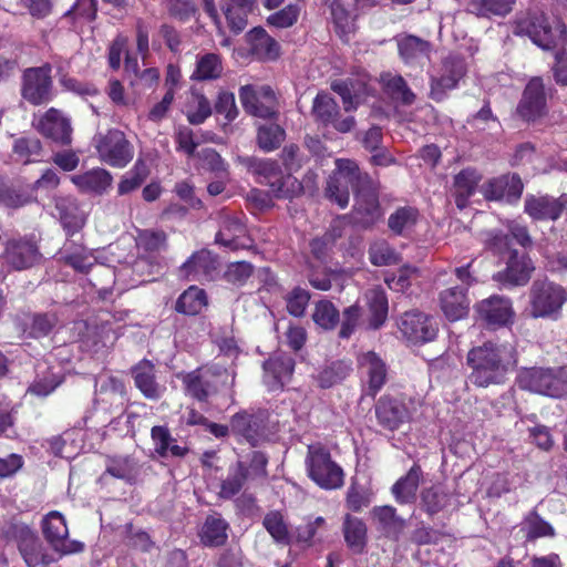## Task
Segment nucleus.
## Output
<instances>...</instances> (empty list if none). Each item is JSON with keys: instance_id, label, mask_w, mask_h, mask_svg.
<instances>
[{"instance_id": "nucleus-36", "label": "nucleus", "mask_w": 567, "mask_h": 567, "mask_svg": "<svg viewBox=\"0 0 567 567\" xmlns=\"http://www.w3.org/2000/svg\"><path fill=\"white\" fill-rule=\"evenodd\" d=\"M245 231V226L237 218L225 217L216 235V243L231 250L246 248Z\"/></svg>"}, {"instance_id": "nucleus-30", "label": "nucleus", "mask_w": 567, "mask_h": 567, "mask_svg": "<svg viewBox=\"0 0 567 567\" xmlns=\"http://www.w3.org/2000/svg\"><path fill=\"white\" fill-rule=\"evenodd\" d=\"M332 90L337 92L343 101V106L347 112L353 111L358 104L364 100L365 95L374 92L371 80L362 79L358 84L353 81H341L332 84Z\"/></svg>"}, {"instance_id": "nucleus-32", "label": "nucleus", "mask_w": 567, "mask_h": 567, "mask_svg": "<svg viewBox=\"0 0 567 567\" xmlns=\"http://www.w3.org/2000/svg\"><path fill=\"white\" fill-rule=\"evenodd\" d=\"M256 0H223L221 10L228 28L239 34L247 25L248 14L252 11Z\"/></svg>"}, {"instance_id": "nucleus-43", "label": "nucleus", "mask_w": 567, "mask_h": 567, "mask_svg": "<svg viewBox=\"0 0 567 567\" xmlns=\"http://www.w3.org/2000/svg\"><path fill=\"white\" fill-rule=\"evenodd\" d=\"M420 214L414 207H400L389 216L390 230L399 236H409L419 223Z\"/></svg>"}, {"instance_id": "nucleus-7", "label": "nucleus", "mask_w": 567, "mask_h": 567, "mask_svg": "<svg viewBox=\"0 0 567 567\" xmlns=\"http://www.w3.org/2000/svg\"><path fill=\"white\" fill-rule=\"evenodd\" d=\"M9 534L17 543L19 553L28 567H49L56 557L40 537L24 524H13Z\"/></svg>"}, {"instance_id": "nucleus-17", "label": "nucleus", "mask_w": 567, "mask_h": 567, "mask_svg": "<svg viewBox=\"0 0 567 567\" xmlns=\"http://www.w3.org/2000/svg\"><path fill=\"white\" fill-rule=\"evenodd\" d=\"M312 115L323 125H331L340 133H348L354 126V117H339V106L328 93H319L312 103Z\"/></svg>"}, {"instance_id": "nucleus-29", "label": "nucleus", "mask_w": 567, "mask_h": 567, "mask_svg": "<svg viewBox=\"0 0 567 567\" xmlns=\"http://www.w3.org/2000/svg\"><path fill=\"white\" fill-rule=\"evenodd\" d=\"M440 307L445 318L457 321L465 318L470 310V299L465 288H447L440 293Z\"/></svg>"}, {"instance_id": "nucleus-11", "label": "nucleus", "mask_w": 567, "mask_h": 567, "mask_svg": "<svg viewBox=\"0 0 567 567\" xmlns=\"http://www.w3.org/2000/svg\"><path fill=\"white\" fill-rule=\"evenodd\" d=\"M567 300L563 287L550 281H535L530 291L532 315L538 317H553Z\"/></svg>"}, {"instance_id": "nucleus-49", "label": "nucleus", "mask_w": 567, "mask_h": 567, "mask_svg": "<svg viewBox=\"0 0 567 567\" xmlns=\"http://www.w3.org/2000/svg\"><path fill=\"white\" fill-rule=\"evenodd\" d=\"M238 161L245 165L249 172L258 177L259 183L269 185L275 177H278L280 171L277 162L271 159H260L256 157H238Z\"/></svg>"}, {"instance_id": "nucleus-23", "label": "nucleus", "mask_w": 567, "mask_h": 567, "mask_svg": "<svg viewBox=\"0 0 567 567\" xmlns=\"http://www.w3.org/2000/svg\"><path fill=\"white\" fill-rule=\"evenodd\" d=\"M217 259L210 251L194 252L179 268L181 277L189 281H209L215 277Z\"/></svg>"}, {"instance_id": "nucleus-26", "label": "nucleus", "mask_w": 567, "mask_h": 567, "mask_svg": "<svg viewBox=\"0 0 567 567\" xmlns=\"http://www.w3.org/2000/svg\"><path fill=\"white\" fill-rule=\"evenodd\" d=\"M484 197L488 200L516 202L523 193V183L517 175H503L489 179L482 187Z\"/></svg>"}, {"instance_id": "nucleus-50", "label": "nucleus", "mask_w": 567, "mask_h": 567, "mask_svg": "<svg viewBox=\"0 0 567 567\" xmlns=\"http://www.w3.org/2000/svg\"><path fill=\"white\" fill-rule=\"evenodd\" d=\"M515 1L516 0H470L468 11L477 17H505L512 11Z\"/></svg>"}, {"instance_id": "nucleus-56", "label": "nucleus", "mask_w": 567, "mask_h": 567, "mask_svg": "<svg viewBox=\"0 0 567 567\" xmlns=\"http://www.w3.org/2000/svg\"><path fill=\"white\" fill-rule=\"evenodd\" d=\"M382 86L395 99L401 100L405 104H411L415 95L408 87L406 82L401 75L392 73H383L380 76Z\"/></svg>"}, {"instance_id": "nucleus-27", "label": "nucleus", "mask_w": 567, "mask_h": 567, "mask_svg": "<svg viewBox=\"0 0 567 567\" xmlns=\"http://www.w3.org/2000/svg\"><path fill=\"white\" fill-rule=\"evenodd\" d=\"M40 257L37 245L30 240L12 239L6 244L3 259L13 269L22 270L32 267Z\"/></svg>"}, {"instance_id": "nucleus-21", "label": "nucleus", "mask_w": 567, "mask_h": 567, "mask_svg": "<svg viewBox=\"0 0 567 567\" xmlns=\"http://www.w3.org/2000/svg\"><path fill=\"white\" fill-rule=\"evenodd\" d=\"M464 74L465 65L461 59L453 56L445 59L441 75L433 76L431 80V97L437 102L442 101L447 91L456 87Z\"/></svg>"}, {"instance_id": "nucleus-5", "label": "nucleus", "mask_w": 567, "mask_h": 567, "mask_svg": "<svg viewBox=\"0 0 567 567\" xmlns=\"http://www.w3.org/2000/svg\"><path fill=\"white\" fill-rule=\"evenodd\" d=\"M234 374L220 367L202 368L183 377L186 394L203 402L223 386L233 385Z\"/></svg>"}, {"instance_id": "nucleus-44", "label": "nucleus", "mask_w": 567, "mask_h": 567, "mask_svg": "<svg viewBox=\"0 0 567 567\" xmlns=\"http://www.w3.org/2000/svg\"><path fill=\"white\" fill-rule=\"evenodd\" d=\"M248 480V468L243 462H237L228 470L226 478L220 483V498L230 499L236 496Z\"/></svg>"}, {"instance_id": "nucleus-8", "label": "nucleus", "mask_w": 567, "mask_h": 567, "mask_svg": "<svg viewBox=\"0 0 567 567\" xmlns=\"http://www.w3.org/2000/svg\"><path fill=\"white\" fill-rule=\"evenodd\" d=\"M564 29L558 25L553 29L544 13L528 12L518 17L514 23L513 33L527 35L530 40L544 50L554 48L564 35Z\"/></svg>"}, {"instance_id": "nucleus-47", "label": "nucleus", "mask_w": 567, "mask_h": 567, "mask_svg": "<svg viewBox=\"0 0 567 567\" xmlns=\"http://www.w3.org/2000/svg\"><path fill=\"white\" fill-rule=\"evenodd\" d=\"M481 175L474 169H463L455 176V203L458 208L467 205V199L474 194Z\"/></svg>"}, {"instance_id": "nucleus-1", "label": "nucleus", "mask_w": 567, "mask_h": 567, "mask_svg": "<svg viewBox=\"0 0 567 567\" xmlns=\"http://www.w3.org/2000/svg\"><path fill=\"white\" fill-rule=\"evenodd\" d=\"M516 363V351L511 344L488 341L467 353V364L472 369L468 379L481 388L498 384Z\"/></svg>"}, {"instance_id": "nucleus-10", "label": "nucleus", "mask_w": 567, "mask_h": 567, "mask_svg": "<svg viewBox=\"0 0 567 567\" xmlns=\"http://www.w3.org/2000/svg\"><path fill=\"white\" fill-rule=\"evenodd\" d=\"M520 389L550 398H560L567 392V381L553 369H524L517 378Z\"/></svg>"}, {"instance_id": "nucleus-31", "label": "nucleus", "mask_w": 567, "mask_h": 567, "mask_svg": "<svg viewBox=\"0 0 567 567\" xmlns=\"http://www.w3.org/2000/svg\"><path fill=\"white\" fill-rule=\"evenodd\" d=\"M55 208L60 221L68 236L78 233L85 224V214L72 197H59L55 199Z\"/></svg>"}, {"instance_id": "nucleus-35", "label": "nucleus", "mask_w": 567, "mask_h": 567, "mask_svg": "<svg viewBox=\"0 0 567 567\" xmlns=\"http://www.w3.org/2000/svg\"><path fill=\"white\" fill-rule=\"evenodd\" d=\"M72 183L84 193L102 194L110 188L113 177L104 168H92L71 176Z\"/></svg>"}, {"instance_id": "nucleus-34", "label": "nucleus", "mask_w": 567, "mask_h": 567, "mask_svg": "<svg viewBox=\"0 0 567 567\" xmlns=\"http://www.w3.org/2000/svg\"><path fill=\"white\" fill-rule=\"evenodd\" d=\"M250 52L256 59L262 61L275 60L279 55V44L264 28H254L246 34Z\"/></svg>"}, {"instance_id": "nucleus-24", "label": "nucleus", "mask_w": 567, "mask_h": 567, "mask_svg": "<svg viewBox=\"0 0 567 567\" xmlns=\"http://www.w3.org/2000/svg\"><path fill=\"white\" fill-rule=\"evenodd\" d=\"M380 217L381 212L378 194L370 179V183L363 188H360V192L355 196L353 219L355 224L367 228L375 224Z\"/></svg>"}, {"instance_id": "nucleus-57", "label": "nucleus", "mask_w": 567, "mask_h": 567, "mask_svg": "<svg viewBox=\"0 0 567 567\" xmlns=\"http://www.w3.org/2000/svg\"><path fill=\"white\" fill-rule=\"evenodd\" d=\"M150 169L145 162L137 159L134 166L122 177L117 192L120 195L137 189L147 178Z\"/></svg>"}, {"instance_id": "nucleus-9", "label": "nucleus", "mask_w": 567, "mask_h": 567, "mask_svg": "<svg viewBox=\"0 0 567 567\" xmlns=\"http://www.w3.org/2000/svg\"><path fill=\"white\" fill-rule=\"evenodd\" d=\"M93 142L100 161L112 167L123 168L133 159L134 147L120 130L99 133Z\"/></svg>"}, {"instance_id": "nucleus-6", "label": "nucleus", "mask_w": 567, "mask_h": 567, "mask_svg": "<svg viewBox=\"0 0 567 567\" xmlns=\"http://www.w3.org/2000/svg\"><path fill=\"white\" fill-rule=\"evenodd\" d=\"M308 476L323 489H337L343 485V470L331 458L328 450L310 445L306 457Z\"/></svg>"}, {"instance_id": "nucleus-25", "label": "nucleus", "mask_w": 567, "mask_h": 567, "mask_svg": "<svg viewBox=\"0 0 567 567\" xmlns=\"http://www.w3.org/2000/svg\"><path fill=\"white\" fill-rule=\"evenodd\" d=\"M566 205V194L559 196L558 198L548 195H527L525 198V213L528 214L533 219L555 220L560 217Z\"/></svg>"}, {"instance_id": "nucleus-14", "label": "nucleus", "mask_w": 567, "mask_h": 567, "mask_svg": "<svg viewBox=\"0 0 567 567\" xmlns=\"http://www.w3.org/2000/svg\"><path fill=\"white\" fill-rule=\"evenodd\" d=\"M399 330L408 342L423 344L433 341L439 332L436 320L420 311L405 312L399 323Z\"/></svg>"}, {"instance_id": "nucleus-63", "label": "nucleus", "mask_w": 567, "mask_h": 567, "mask_svg": "<svg viewBox=\"0 0 567 567\" xmlns=\"http://www.w3.org/2000/svg\"><path fill=\"white\" fill-rule=\"evenodd\" d=\"M212 114V106L208 99L203 94H193V101L187 113L190 124H202Z\"/></svg>"}, {"instance_id": "nucleus-33", "label": "nucleus", "mask_w": 567, "mask_h": 567, "mask_svg": "<svg viewBox=\"0 0 567 567\" xmlns=\"http://www.w3.org/2000/svg\"><path fill=\"white\" fill-rule=\"evenodd\" d=\"M372 517L377 522V528L385 537L399 540L404 527L405 520L396 515V509L392 506H375L371 511Z\"/></svg>"}, {"instance_id": "nucleus-61", "label": "nucleus", "mask_w": 567, "mask_h": 567, "mask_svg": "<svg viewBox=\"0 0 567 567\" xmlns=\"http://www.w3.org/2000/svg\"><path fill=\"white\" fill-rule=\"evenodd\" d=\"M41 150V142L37 137H21L13 145V153L24 164L34 162Z\"/></svg>"}, {"instance_id": "nucleus-48", "label": "nucleus", "mask_w": 567, "mask_h": 567, "mask_svg": "<svg viewBox=\"0 0 567 567\" xmlns=\"http://www.w3.org/2000/svg\"><path fill=\"white\" fill-rule=\"evenodd\" d=\"M96 401L113 403L116 400H123L125 386L122 380L113 375L103 374L95 381Z\"/></svg>"}, {"instance_id": "nucleus-12", "label": "nucleus", "mask_w": 567, "mask_h": 567, "mask_svg": "<svg viewBox=\"0 0 567 567\" xmlns=\"http://www.w3.org/2000/svg\"><path fill=\"white\" fill-rule=\"evenodd\" d=\"M42 530L45 539L53 547L59 557L83 550V544L69 540V529L64 516L56 511L50 512L42 520Z\"/></svg>"}, {"instance_id": "nucleus-60", "label": "nucleus", "mask_w": 567, "mask_h": 567, "mask_svg": "<svg viewBox=\"0 0 567 567\" xmlns=\"http://www.w3.org/2000/svg\"><path fill=\"white\" fill-rule=\"evenodd\" d=\"M330 9L334 28L340 37H347L354 31V20L340 0H332Z\"/></svg>"}, {"instance_id": "nucleus-16", "label": "nucleus", "mask_w": 567, "mask_h": 567, "mask_svg": "<svg viewBox=\"0 0 567 567\" xmlns=\"http://www.w3.org/2000/svg\"><path fill=\"white\" fill-rule=\"evenodd\" d=\"M51 66L28 69L23 75L22 94L32 104H41L51 97Z\"/></svg>"}, {"instance_id": "nucleus-38", "label": "nucleus", "mask_w": 567, "mask_h": 567, "mask_svg": "<svg viewBox=\"0 0 567 567\" xmlns=\"http://www.w3.org/2000/svg\"><path fill=\"white\" fill-rule=\"evenodd\" d=\"M343 536L347 546L354 553H363L367 546V525L355 516L347 514L342 524Z\"/></svg>"}, {"instance_id": "nucleus-20", "label": "nucleus", "mask_w": 567, "mask_h": 567, "mask_svg": "<svg viewBox=\"0 0 567 567\" xmlns=\"http://www.w3.org/2000/svg\"><path fill=\"white\" fill-rule=\"evenodd\" d=\"M359 371L368 384V394L374 396L385 384L388 368L385 362L373 351L358 355Z\"/></svg>"}, {"instance_id": "nucleus-40", "label": "nucleus", "mask_w": 567, "mask_h": 567, "mask_svg": "<svg viewBox=\"0 0 567 567\" xmlns=\"http://www.w3.org/2000/svg\"><path fill=\"white\" fill-rule=\"evenodd\" d=\"M422 477V470L419 465H413L405 476L401 477L392 486V494L400 504L413 503L416 498V492Z\"/></svg>"}, {"instance_id": "nucleus-52", "label": "nucleus", "mask_w": 567, "mask_h": 567, "mask_svg": "<svg viewBox=\"0 0 567 567\" xmlns=\"http://www.w3.org/2000/svg\"><path fill=\"white\" fill-rule=\"evenodd\" d=\"M367 300L370 311V327L378 329L388 317V298L383 290L371 289L367 293Z\"/></svg>"}, {"instance_id": "nucleus-45", "label": "nucleus", "mask_w": 567, "mask_h": 567, "mask_svg": "<svg viewBox=\"0 0 567 567\" xmlns=\"http://www.w3.org/2000/svg\"><path fill=\"white\" fill-rule=\"evenodd\" d=\"M228 524L218 515L208 516L202 527L200 540L206 546H221L227 540Z\"/></svg>"}, {"instance_id": "nucleus-2", "label": "nucleus", "mask_w": 567, "mask_h": 567, "mask_svg": "<svg viewBox=\"0 0 567 567\" xmlns=\"http://www.w3.org/2000/svg\"><path fill=\"white\" fill-rule=\"evenodd\" d=\"M487 247L496 254L509 251L506 268L496 272L495 281L506 287L523 286L527 284L534 270L530 259L526 254H519L511 249V238L499 231H489L485 239Z\"/></svg>"}, {"instance_id": "nucleus-42", "label": "nucleus", "mask_w": 567, "mask_h": 567, "mask_svg": "<svg viewBox=\"0 0 567 567\" xmlns=\"http://www.w3.org/2000/svg\"><path fill=\"white\" fill-rule=\"evenodd\" d=\"M262 526L277 544L289 545L292 542L293 536L290 533L287 517L282 512H268L262 519Z\"/></svg>"}, {"instance_id": "nucleus-59", "label": "nucleus", "mask_w": 567, "mask_h": 567, "mask_svg": "<svg viewBox=\"0 0 567 567\" xmlns=\"http://www.w3.org/2000/svg\"><path fill=\"white\" fill-rule=\"evenodd\" d=\"M285 130L275 123L258 127L257 142L264 152H271L280 146L285 140Z\"/></svg>"}, {"instance_id": "nucleus-3", "label": "nucleus", "mask_w": 567, "mask_h": 567, "mask_svg": "<svg viewBox=\"0 0 567 567\" xmlns=\"http://www.w3.org/2000/svg\"><path fill=\"white\" fill-rule=\"evenodd\" d=\"M370 177L363 174L358 164L352 159L338 158L336 169L329 176L326 187V196L340 208H346L350 199V188L354 196L370 183Z\"/></svg>"}, {"instance_id": "nucleus-15", "label": "nucleus", "mask_w": 567, "mask_h": 567, "mask_svg": "<svg viewBox=\"0 0 567 567\" xmlns=\"http://www.w3.org/2000/svg\"><path fill=\"white\" fill-rule=\"evenodd\" d=\"M411 400L404 396H381L375 404L378 423L389 430L395 431L412 417Z\"/></svg>"}, {"instance_id": "nucleus-28", "label": "nucleus", "mask_w": 567, "mask_h": 567, "mask_svg": "<svg viewBox=\"0 0 567 567\" xmlns=\"http://www.w3.org/2000/svg\"><path fill=\"white\" fill-rule=\"evenodd\" d=\"M295 362L287 354H276L264 363V383L269 391H278L290 380Z\"/></svg>"}, {"instance_id": "nucleus-46", "label": "nucleus", "mask_w": 567, "mask_h": 567, "mask_svg": "<svg viewBox=\"0 0 567 567\" xmlns=\"http://www.w3.org/2000/svg\"><path fill=\"white\" fill-rule=\"evenodd\" d=\"M223 70V61L218 54L212 52L199 54L192 79L198 81L216 80L220 78Z\"/></svg>"}, {"instance_id": "nucleus-22", "label": "nucleus", "mask_w": 567, "mask_h": 567, "mask_svg": "<svg viewBox=\"0 0 567 567\" xmlns=\"http://www.w3.org/2000/svg\"><path fill=\"white\" fill-rule=\"evenodd\" d=\"M481 320L488 326H507L513 321L514 310L508 298L492 296L475 306Z\"/></svg>"}, {"instance_id": "nucleus-53", "label": "nucleus", "mask_w": 567, "mask_h": 567, "mask_svg": "<svg viewBox=\"0 0 567 567\" xmlns=\"http://www.w3.org/2000/svg\"><path fill=\"white\" fill-rule=\"evenodd\" d=\"M62 258L68 265L78 271L86 272L93 265V256L74 241H68L63 246Z\"/></svg>"}, {"instance_id": "nucleus-13", "label": "nucleus", "mask_w": 567, "mask_h": 567, "mask_svg": "<svg viewBox=\"0 0 567 567\" xmlns=\"http://www.w3.org/2000/svg\"><path fill=\"white\" fill-rule=\"evenodd\" d=\"M239 99L245 111L260 118H274L278 114L275 92L268 85H244Z\"/></svg>"}, {"instance_id": "nucleus-55", "label": "nucleus", "mask_w": 567, "mask_h": 567, "mask_svg": "<svg viewBox=\"0 0 567 567\" xmlns=\"http://www.w3.org/2000/svg\"><path fill=\"white\" fill-rule=\"evenodd\" d=\"M106 472L127 483H135L140 476V465L130 457H118L110 461Z\"/></svg>"}, {"instance_id": "nucleus-51", "label": "nucleus", "mask_w": 567, "mask_h": 567, "mask_svg": "<svg viewBox=\"0 0 567 567\" xmlns=\"http://www.w3.org/2000/svg\"><path fill=\"white\" fill-rule=\"evenodd\" d=\"M207 305L206 293L203 289L192 286L185 290L176 302V310L181 313L194 316L199 313Z\"/></svg>"}, {"instance_id": "nucleus-37", "label": "nucleus", "mask_w": 567, "mask_h": 567, "mask_svg": "<svg viewBox=\"0 0 567 567\" xmlns=\"http://www.w3.org/2000/svg\"><path fill=\"white\" fill-rule=\"evenodd\" d=\"M133 377L136 388L147 399H158L162 395L163 389L156 382L155 367L151 361L143 360L133 369Z\"/></svg>"}, {"instance_id": "nucleus-54", "label": "nucleus", "mask_w": 567, "mask_h": 567, "mask_svg": "<svg viewBox=\"0 0 567 567\" xmlns=\"http://www.w3.org/2000/svg\"><path fill=\"white\" fill-rule=\"evenodd\" d=\"M271 194L279 199H290L302 192V184L290 173L282 175L279 173L278 177L268 185Z\"/></svg>"}, {"instance_id": "nucleus-19", "label": "nucleus", "mask_w": 567, "mask_h": 567, "mask_svg": "<svg viewBox=\"0 0 567 567\" xmlns=\"http://www.w3.org/2000/svg\"><path fill=\"white\" fill-rule=\"evenodd\" d=\"M546 95L542 78H533L527 83L516 112L524 121H534L545 113Z\"/></svg>"}, {"instance_id": "nucleus-39", "label": "nucleus", "mask_w": 567, "mask_h": 567, "mask_svg": "<svg viewBox=\"0 0 567 567\" xmlns=\"http://www.w3.org/2000/svg\"><path fill=\"white\" fill-rule=\"evenodd\" d=\"M400 56L408 64L419 63L427 59L431 43L415 35H404L398 39Z\"/></svg>"}, {"instance_id": "nucleus-58", "label": "nucleus", "mask_w": 567, "mask_h": 567, "mask_svg": "<svg viewBox=\"0 0 567 567\" xmlns=\"http://www.w3.org/2000/svg\"><path fill=\"white\" fill-rule=\"evenodd\" d=\"M312 320L324 330H332L340 320L339 310L329 300H320L315 305Z\"/></svg>"}, {"instance_id": "nucleus-62", "label": "nucleus", "mask_w": 567, "mask_h": 567, "mask_svg": "<svg viewBox=\"0 0 567 567\" xmlns=\"http://www.w3.org/2000/svg\"><path fill=\"white\" fill-rule=\"evenodd\" d=\"M197 156L202 168L213 172L216 175L221 174V176H228L227 164L214 148H203L198 152Z\"/></svg>"}, {"instance_id": "nucleus-4", "label": "nucleus", "mask_w": 567, "mask_h": 567, "mask_svg": "<svg viewBox=\"0 0 567 567\" xmlns=\"http://www.w3.org/2000/svg\"><path fill=\"white\" fill-rule=\"evenodd\" d=\"M230 432L239 442L244 441L251 446H258L271 439L275 429L267 411H241L233 415Z\"/></svg>"}, {"instance_id": "nucleus-18", "label": "nucleus", "mask_w": 567, "mask_h": 567, "mask_svg": "<svg viewBox=\"0 0 567 567\" xmlns=\"http://www.w3.org/2000/svg\"><path fill=\"white\" fill-rule=\"evenodd\" d=\"M35 127L43 136L61 145H69L72 142L70 118L54 107L49 109L40 116Z\"/></svg>"}, {"instance_id": "nucleus-41", "label": "nucleus", "mask_w": 567, "mask_h": 567, "mask_svg": "<svg viewBox=\"0 0 567 567\" xmlns=\"http://www.w3.org/2000/svg\"><path fill=\"white\" fill-rule=\"evenodd\" d=\"M151 437L154 450L161 457H181L187 452L186 447L176 443V440L171 435L166 426H153Z\"/></svg>"}, {"instance_id": "nucleus-64", "label": "nucleus", "mask_w": 567, "mask_h": 567, "mask_svg": "<svg viewBox=\"0 0 567 567\" xmlns=\"http://www.w3.org/2000/svg\"><path fill=\"white\" fill-rule=\"evenodd\" d=\"M62 380L52 371L45 372L42 377L38 375L37 379L30 384L28 392L37 396H47L51 394L60 384Z\"/></svg>"}]
</instances>
